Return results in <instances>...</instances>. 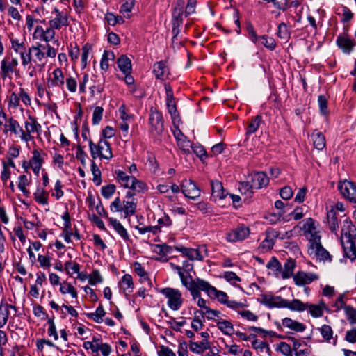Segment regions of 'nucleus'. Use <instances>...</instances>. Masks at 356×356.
<instances>
[{"label":"nucleus","instance_id":"7ed1b4c3","mask_svg":"<svg viewBox=\"0 0 356 356\" xmlns=\"http://www.w3.org/2000/svg\"><path fill=\"white\" fill-rule=\"evenodd\" d=\"M355 242H356V227L347 218L343 221L341 235V243L343 250L345 248L353 247Z\"/></svg>","mask_w":356,"mask_h":356},{"label":"nucleus","instance_id":"864d4df0","mask_svg":"<svg viewBox=\"0 0 356 356\" xmlns=\"http://www.w3.org/2000/svg\"><path fill=\"white\" fill-rule=\"evenodd\" d=\"M259 40H261V42L263 45L271 50L274 49L276 46L275 41L273 38L263 35L259 37Z\"/></svg>","mask_w":356,"mask_h":356},{"label":"nucleus","instance_id":"338daca9","mask_svg":"<svg viewBox=\"0 0 356 356\" xmlns=\"http://www.w3.org/2000/svg\"><path fill=\"white\" fill-rule=\"evenodd\" d=\"M344 254L351 261H354L356 259V242L353 243V247L345 248Z\"/></svg>","mask_w":356,"mask_h":356},{"label":"nucleus","instance_id":"f3484780","mask_svg":"<svg viewBox=\"0 0 356 356\" xmlns=\"http://www.w3.org/2000/svg\"><path fill=\"white\" fill-rule=\"evenodd\" d=\"M56 13V17L49 21V24L51 28L59 29L61 26L68 25V19L66 14L63 12H60L58 8H54Z\"/></svg>","mask_w":356,"mask_h":356},{"label":"nucleus","instance_id":"a211bd4d","mask_svg":"<svg viewBox=\"0 0 356 356\" xmlns=\"http://www.w3.org/2000/svg\"><path fill=\"white\" fill-rule=\"evenodd\" d=\"M41 47H42L43 49H45V47L40 44H38L37 46L31 47V50H32V52L35 53V58L33 61L35 63L37 64V66L40 68V71H41L43 69L46 64V62L44 61L45 54L42 51Z\"/></svg>","mask_w":356,"mask_h":356},{"label":"nucleus","instance_id":"ddd939ff","mask_svg":"<svg viewBox=\"0 0 356 356\" xmlns=\"http://www.w3.org/2000/svg\"><path fill=\"white\" fill-rule=\"evenodd\" d=\"M309 248L312 249V253H314L316 257L321 261H330L332 260V257L330 253L323 247L321 241L313 244L309 245Z\"/></svg>","mask_w":356,"mask_h":356},{"label":"nucleus","instance_id":"8fccbe9b","mask_svg":"<svg viewBox=\"0 0 356 356\" xmlns=\"http://www.w3.org/2000/svg\"><path fill=\"white\" fill-rule=\"evenodd\" d=\"M65 270L68 275L72 276V273H79L80 270V266L76 262H72L71 261H69L65 264Z\"/></svg>","mask_w":356,"mask_h":356},{"label":"nucleus","instance_id":"aec40b11","mask_svg":"<svg viewBox=\"0 0 356 356\" xmlns=\"http://www.w3.org/2000/svg\"><path fill=\"white\" fill-rule=\"evenodd\" d=\"M104 79L102 77L98 78L97 76H93L90 79L89 88L92 95L95 92L101 93L104 90Z\"/></svg>","mask_w":356,"mask_h":356},{"label":"nucleus","instance_id":"9b49d317","mask_svg":"<svg viewBox=\"0 0 356 356\" xmlns=\"http://www.w3.org/2000/svg\"><path fill=\"white\" fill-rule=\"evenodd\" d=\"M337 44L344 52L349 54L355 45V42L346 33L340 34L337 39Z\"/></svg>","mask_w":356,"mask_h":356},{"label":"nucleus","instance_id":"0e129e2a","mask_svg":"<svg viewBox=\"0 0 356 356\" xmlns=\"http://www.w3.org/2000/svg\"><path fill=\"white\" fill-rule=\"evenodd\" d=\"M239 191L241 193L247 194V193H252V189L254 188L251 181H243L240 183L239 185Z\"/></svg>","mask_w":356,"mask_h":356},{"label":"nucleus","instance_id":"c9c22d12","mask_svg":"<svg viewBox=\"0 0 356 356\" xmlns=\"http://www.w3.org/2000/svg\"><path fill=\"white\" fill-rule=\"evenodd\" d=\"M296 267V262L293 259H288L284 265V270L282 272V277L283 279H288L293 275V270Z\"/></svg>","mask_w":356,"mask_h":356},{"label":"nucleus","instance_id":"2eb2a0df","mask_svg":"<svg viewBox=\"0 0 356 356\" xmlns=\"http://www.w3.org/2000/svg\"><path fill=\"white\" fill-rule=\"evenodd\" d=\"M204 289L208 290V296L211 298H218L219 302L223 304L227 302V295L225 292L217 290L214 286H212L209 283H204Z\"/></svg>","mask_w":356,"mask_h":356},{"label":"nucleus","instance_id":"bb28decb","mask_svg":"<svg viewBox=\"0 0 356 356\" xmlns=\"http://www.w3.org/2000/svg\"><path fill=\"white\" fill-rule=\"evenodd\" d=\"M137 202L135 199L131 200H124L122 202V211L124 213V217L127 218L135 214L136 211Z\"/></svg>","mask_w":356,"mask_h":356},{"label":"nucleus","instance_id":"f03ea898","mask_svg":"<svg viewBox=\"0 0 356 356\" xmlns=\"http://www.w3.org/2000/svg\"><path fill=\"white\" fill-rule=\"evenodd\" d=\"M259 302L270 308H289L291 310L298 312L305 311L307 307V305H305L298 299H294L289 302L283 299L281 296H273L268 294H261Z\"/></svg>","mask_w":356,"mask_h":356},{"label":"nucleus","instance_id":"e2e57ef3","mask_svg":"<svg viewBox=\"0 0 356 356\" xmlns=\"http://www.w3.org/2000/svg\"><path fill=\"white\" fill-rule=\"evenodd\" d=\"M277 350L285 356H293L291 346L285 342L280 343Z\"/></svg>","mask_w":356,"mask_h":356},{"label":"nucleus","instance_id":"a19ab883","mask_svg":"<svg viewBox=\"0 0 356 356\" xmlns=\"http://www.w3.org/2000/svg\"><path fill=\"white\" fill-rule=\"evenodd\" d=\"M185 5L184 0H177L172 13V18H177L179 21H183L182 15Z\"/></svg>","mask_w":356,"mask_h":356},{"label":"nucleus","instance_id":"412c9836","mask_svg":"<svg viewBox=\"0 0 356 356\" xmlns=\"http://www.w3.org/2000/svg\"><path fill=\"white\" fill-rule=\"evenodd\" d=\"M97 146L101 158L110 159L113 157L111 147L108 141L101 139Z\"/></svg>","mask_w":356,"mask_h":356},{"label":"nucleus","instance_id":"49530a36","mask_svg":"<svg viewBox=\"0 0 356 356\" xmlns=\"http://www.w3.org/2000/svg\"><path fill=\"white\" fill-rule=\"evenodd\" d=\"M48 194L44 189H38L34 193V198L36 202L42 204H48Z\"/></svg>","mask_w":356,"mask_h":356},{"label":"nucleus","instance_id":"4c0bfd02","mask_svg":"<svg viewBox=\"0 0 356 356\" xmlns=\"http://www.w3.org/2000/svg\"><path fill=\"white\" fill-rule=\"evenodd\" d=\"M327 218L329 229L333 232H337L339 225L336 212L332 209L329 211L327 214Z\"/></svg>","mask_w":356,"mask_h":356},{"label":"nucleus","instance_id":"5fc2aeb1","mask_svg":"<svg viewBox=\"0 0 356 356\" xmlns=\"http://www.w3.org/2000/svg\"><path fill=\"white\" fill-rule=\"evenodd\" d=\"M88 282L91 285H95L103 281L98 270H93L92 273L88 275Z\"/></svg>","mask_w":356,"mask_h":356},{"label":"nucleus","instance_id":"4468645a","mask_svg":"<svg viewBox=\"0 0 356 356\" xmlns=\"http://www.w3.org/2000/svg\"><path fill=\"white\" fill-rule=\"evenodd\" d=\"M65 82V78L62 70L56 68L52 73V77L47 79V87L49 88L58 86L63 87Z\"/></svg>","mask_w":356,"mask_h":356},{"label":"nucleus","instance_id":"423d86ee","mask_svg":"<svg viewBox=\"0 0 356 356\" xmlns=\"http://www.w3.org/2000/svg\"><path fill=\"white\" fill-rule=\"evenodd\" d=\"M165 89L166 92V102L168 113L170 114L172 120L174 124L180 121V117L177 109L172 90L170 84H165Z\"/></svg>","mask_w":356,"mask_h":356},{"label":"nucleus","instance_id":"f704fd0d","mask_svg":"<svg viewBox=\"0 0 356 356\" xmlns=\"http://www.w3.org/2000/svg\"><path fill=\"white\" fill-rule=\"evenodd\" d=\"M117 175V179L118 181L121 184L122 186L124 188H129L130 184H131L133 180H135V177L129 176L126 175L125 172L121 170H118L115 172Z\"/></svg>","mask_w":356,"mask_h":356},{"label":"nucleus","instance_id":"4d7b16f0","mask_svg":"<svg viewBox=\"0 0 356 356\" xmlns=\"http://www.w3.org/2000/svg\"><path fill=\"white\" fill-rule=\"evenodd\" d=\"M268 269L276 271V273H280L282 270V265L275 257H272L270 261L266 265Z\"/></svg>","mask_w":356,"mask_h":356},{"label":"nucleus","instance_id":"39448f33","mask_svg":"<svg viewBox=\"0 0 356 356\" xmlns=\"http://www.w3.org/2000/svg\"><path fill=\"white\" fill-rule=\"evenodd\" d=\"M302 229L304 232V234L309 240L310 245H313L321 241V236L319 232L316 230L314 220L312 218H307Z\"/></svg>","mask_w":356,"mask_h":356},{"label":"nucleus","instance_id":"603ef678","mask_svg":"<svg viewBox=\"0 0 356 356\" xmlns=\"http://www.w3.org/2000/svg\"><path fill=\"white\" fill-rule=\"evenodd\" d=\"M115 186L113 184H108L102 188V195L106 199L110 198L115 191Z\"/></svg>","mask_w":356,"mask_h":356},{"label":"nucleus","instance_id":"79ce46f5","mask_svg":"<svg viewBox=\"0 0 356 356\" xmlns=\"http://www.w3.org/2000/svg\"><path fill=\"white\" fill-rule=\"evenodd\" d=\"M106 312L100 304L97 308L95 313L88 314L87 316L90 319H92L95 322L100 323L102 322V317L105 315Z\"/></svg>","mask_w":356,"mask_h":356},{"label":"nucleus","instance_id":"e433bc0d","mask_svg":"<svg viewBox=\"0 0 356 356\" xmlns=\"http://www.w3.org/2000/svg\"><path fill=\"white\" fill-rule=\"evenodd\" d=\"M262 122V117L259 115L252 118L246 130V134L250 135L256 132Z\"/></svg>","mask_w":356,"mask_h":356},{"label":"nucleus","instance_id":"7c9ffc66","mask_svg":"<svg viewBox=\"0 0 356 356\" xmlns=\"http://www.w3.org/2000/svg\"><path fill=\"white\" fill-rule=\"evenodd\" d=\"M108 221L112 225L114 229L119 234V235L125 241L129 240V236L123 227V225L116 219L108 218Z\"/></svg>","mask_w":356,"mask_h":356},{"label":"nucleus","instance_id":"6e6d98bb","mask_svg":"<svg viewBox=\"0 0 356 356\" xmlns=\"http://www.w3.org/2000/svg\"><path fill=\"white\" fill-rule=\"evenodd\" d=\"M31 47L29 48L28 51L26 49L19 53L22 59V64L24 66L29 65L31 62Z\"/></svg>","mask_w":356,"mask_h":356},{"label":"nucleus","instance_id":"c85d7f7f","mask_svg":"<svg viewBox=\"0 0 356 356\" xmlns=\"http://www.w3.org/2000/svg\"><path fill=\"white\" fill-rule=\"evenodd\" d=\"M304 304L307 305L305 309H309L311 315L315 318H318L323 316V309H327V307L324 302H321L320 305H313L308 303Z\"/></svg>","mask_w":356,"mask_h":356},{"label":"nucleus","instance_id":"20e7f679","mask_svg":"<svg viewBox=\"0 0 356 356\" xmlns=\"http://www.w3.org/2000/svg\"><path fill=\"white\" fill-rule=\"evenodd\" d=\"M161 293L168 299V305L171 309L178 310L181 307L183 300L178 289L167 287L162 289Z\"/></svg>","mask_w":356,"mask_h":356},{"label":"nucleus","instance_id":"bf43d9fd","mask_svg":"<svg viewBox=\"0 0 356 356\" xmlns=\"http://www.w3.org/2000/svg\"><path fill=\"white\" fill-rule=\"evenodd\" d=\"M277 35L280 38L285 40L289 38V33L285 23L282 22L279 24Z\"/></svg>","mask_w":356,"mask_h":356},{"label":"nucleus","instance_id":"f8f14e48","mask_svg":"<svg viewBox=\"0 0 356 356\" xmlns=\"http://www.w3.org/2000/svg\"><path fill=\"white\" fill-rule=\"evenodd\" d=\"M268 177L264 172H256L251 175V183L254 188L259 189L268 184Z\"/></svg>","mask_w":356,"mask_h":356},{"label":"nucleus","instance_id":"3c124183","mask_svg":"<svg viewBox=\"0 0 356 356\" xmlns=\"http://www.w3.org/2000/svg\"><path fill=\"white\" fill-rule=\"evenodd\" d=\"M11 42V48L16 52V53H20L21 51H23L26 49L25 44L24 42V40H17V39H13L10 38Z\"/></svg>","mask_w":356,"mask_h":356},{"label":"nucleus","instance_id":"a878e982","mask_svg":"<svg viewBox=\"0 0 356 356\" xmlns=\"http://www.w3.org/2000/svg\"><path fill=\"white\" fill-rule=\"evenodd\" d=\"M204 283H208L207 282L204 281V280H202L200 278H196L195 279V284L193 286H190V289L188 290L191 291V293L193 298V299H196L197 298H200V291L202 290L203 291H205L208 294V290L204 289V287L202 286V285L204 286Z\"/></svg>","mask_w":356,"mask_h":356},{"label":"nucleus","instance_id":"1a4fd4ad","mask_svg":"<svg viewBox=\"0 0 356 356\" xmlns=\"http://www.w3.org/2000/svg\"><path fill=\"white\" fill-rule=\"evenodd\" d=\"M181 187L184 196L188 198L195 199L200 195V189L192 180H185L183 181Z\"/></svg>","mask_w":356,"mask_h":356},{"label":"nucleus","instance_id":"b1692460","mask_svg":"<svg viewBox=\"0 0 356 356\" xmlns=\"http://www.w3.org/2000/svg\"><path fill=\"white\" fill-rule=\"evenodd\" d=\"M210 348V343L207 339H204L200 343L193 341H190L189 342V348L195 353H202L204 350H208Z\"/></svg>","mask_w":356,"mask_h":356},{"label":"nucleus","instance_id":"680f3d73","mask_svg":"<svg viewBox=\"0 0 356 356\" xmlns=\"http://www.w3.org/2000/svg\"><path fill=\"white\" fill-rule=\"evenodd\" d=\"M197 156H198L202 161H204V157H207V152L204 147L202 145H193L191 149Z\"/></svg>","mask_w":356,"mask_h":356},{"label":"nucleus","instance_id":"f257e3e1","mask_svg":"<svg viewBox=\"0 0 356 356\" xmlns=\"http://www.w3.org/2000/svg\"><path fill=\"white\" fill-rule=\"evenodd\" d=\"M259 302L270 308H289L291 310L298 312L305 311L307 307V305H305L298 299H294L289 302L283 299L281 296H273L268 294H261Z\"/></svg>","mask_w":356,"mask_h":356},{"label":"nucleus","instance_id":"dca6fc26","mask_svg":"<svg viewBox=\"0 0 356 356\" xmlns=\"http://www.w3.org/2000/svg\"><path fill=\"white\" fill-rule=\"evenodd\" d=\"M318 278V277L315 274L306 273L302 271H298L295 275H293L294 282L298 286L310 284Z\"/></svg>","mask_w":356,"mask_h":356},{"label":"nucleus","instance_id":"cd10ccee","mask_svg":"<svg viewBox=\"0 0 356 356\" xmlns=\"http://www.w3.org/2000/svg\"><path fill=\"white\" fill-rule=\"evenodd\" d=\"M312 138L315 148L318 150H322L325 148L326 145L325 138L321 132L314 131L312 134Z\"/></svg>","mask_w":356,"mask_h":356},{"label":"nucleus","instance_id":"13d9d810","mask_svg":"<svg viewBox=\"0 0 356 356\" xmlns=\"http://www.w3.org/2000/svg\"><path fill=\"white\" fill-rule=\"evenodd\" d=\"M320 332L324 339L326 341H330L332 338L333 332L332 327L330 325H323L320 328Z\"/></svg>","mask_w":356,"mask_h":356},{"label":"nucleus","instance_id":"37998d69","mask_svg":"<svg viewBox=\"0 0 356 356\" xmlns=\"http://www.w3.org/2000/svg\"><path fill=\"white\" fill-rule=\"evenodd\" d=\"M129 188L138 193H145L148 190L147 184L142 181L138 180L136 177L135 180H133L130 184Z\"/></svg>","mask_w":356,"mask_h":356},{"label":"nucleus","instance_id":"c756f323","mask_svg":"<svg viewBox=\"0 0 356 356\" xmlns=\"http://www.w3.org/2000/svg\"><path fill=\"white\" fill-rule=\"evenodd\" d=\"M117 65L118 68L124 74H130L131 72V60L125 55H122L118 58L117 60Z\"/></svg>","mask_w":356,"mask_h":356},{"label":"nucleus","instance_id":"72a5a7b5","mask_svg":"<svg viewBox=\"0 0 356 356\" xmlns=\"http://www.w3.org/2000/svg\"><path fill=\"white\" fill-rule=\"evenodd\" d=\"M25 130L23 129L22 135H20V138L25 142L32 140L34 137L31 135L34 133V128L33 121L29 120L24 122Z\"/></svg>","mask_w":356,"mask_h":356},{"label":"nucleus","instance_id":"9d476101","mask_svg":"<svg viewBox=\"0 0 356 356\" xmlns=\"http://www.w3.org/2000/svg\"><path fill=\"white\" fill-rule=\"evenodd\" d=\"M250 234V229L244 225H241L227 234V238L229 242H236L246 238Z\"/></svg>","mask_w":356,"mask_h":356},{"label":"nucleus","instance_id":"2f4dec72","mask_svg":"<svg viewBox=\"0 0 356 356\" xmlns=\"http://www.w3.org/2000/svg\"><path fill=\"white\" fill-rule=\"evenodd\" d=\"M282 325L296 332H303L305 330V326L296 321L292 320L290 318H285L282 320Z\"/></svg>","mask_w":356,"mask_h":356},{"label":"nucleus","instance_id":"393cba45","mask_svg":"<svg viewBox=\"0 0 356 356\" xmlns=\"http://www.w3.org/2000/svg\"><path fill=\"white\" fill-rule=\"evenodd\" d=\"M13 309L16 311L15 306L5 303L0 305V327H3L7 323L9 316V309Z\"/></svg>","mask_w":356,"mask_h":356},{"label":"nucleus","instance_id":"09e8293b","mask_svg":"<svg viewBox=\"0 0 356 356\" xmlns=\"http://www.w3.org/2000/svg\"><path fill=\"white\" fill-rule=\"evenodd\" d=\"M60 291L63 294L70 293L73 298L77 297V292L76 289L69 283L64 282L60 284Z\"/></svg>","mask_w":356,"mask_h":356},{"label":"nucleus","instance_id":"ea45409f","mask_svg":"<svg viewBox=\"0 0 356 356\" xmlns=\"http://www.w3.org/2000/svg\"><path fill=\"white\" fill-rule=\"evenodd\" d=\"M217 327L220 330L225 334L231 335L234 333V330L233 325L230 321L223 320L217 322Z\"/></svg>","mask_w":356,"mask_h":356},{"label":"nucleus","instance_id":"de8ad7c7","mask_svg":"<svg viewBox=\"0 0 356 356\" xmlns=\"http://www.w3.org/2000/svg\"><path fill=\"white\" fill-rule=\"evenodd\" d=\"M91 171L93 175V181L97 185L99 186L101 184L102 179H101V171L98 168L97 165H96L95 161H92L91 163Z\"/></svg>","mask_w":356,"mask_h":356},{"label":"nucleus","instance_id":"c03bdc74","mask_svg":"<svg viewBox=\"0 0 356 356\" xmlns=\"http://www.w3.org/2000/svg\"><path fill=\"white\" fill-rule=\"evenodd\" d=\"M30 181L26 175H20L19 177L18 188L26 196H29L30 192L26 188V186L29 184Z\"/></svg>","mask_w":356,"mask_h":356},{"label":"nucleus","instance_id":"774afa93","mask_svg":"<svg viewBox=\"0 0 356 356\" xmlns=\"http://www.w3.org/2000/svg\"><path fill=\"white\" fill-rule=\"evenodd\" d=\"M346 315L351 319V323H356V310L351 306H347L344 308Z\"/></svg>","mask_w":356,"mask_h":356},{"label":"nucleus","instance_id":"473e14b6","mask_svg":"<svg viewBox=\"0 0 356 356\" xmlns=\"http://www.w3.org/2000/svg\"><path fill=\"white\" fill-rule=\"evenodd\" d=\"M18 61L16 58H13L10 62H7L5 60H3L1 62V72L2 76L6 77L9 73L13 72L15 68L17 66Z\"/></svg>","mask_w":356,"mask_h":356},{"label":"nucleus","instance_id":"69168bd1","mask_svg":"<svg viewBox=\"0 0 356 356\" xmlns=\"http://www.w3.org/2000/svg\"><path fill=\"white\" fill-rule=\"evenodd\" d=\"M103 111V108L100 106H97L95 108L92 115V123L94 124H99V122L102 120Z\"/></svg>","mask_w":356,"mask_h":356},{"label":"nucleus","instance_id":"6ab92c4d","mask_svg":"<svg viewBox=\"0 0 356 356\" xmlns=\"http://www.w3.org/2000/svg\"><path fill=\"white\" fill-rule=\"evenodd\" d=\"M8 131H10L15 135H22L23 129L20 126L19 123L11 117L8 119L7 124L4 125L3 132L7 134Z\"/></svg>","mask_w":356,"mask_h":356},{"label":"nucleus","instance_id":"58836bf2","mask_svg":"<svg viewBox=\"0 0 356 356\" xmlns=\"http://www.w3.org/2000/svg\"><path fill=\"white\" fill-rule=\"evenodd\" d=\"M177 145L185 153L190 154L191 152V147H193V144L190 140H187L184 136L181 135V137H177Z\"/></svg>","mask_w":356,"mask_h":356},{"label":"nucleus","instance_id":"0eeeda50","mask_svg":"<svg viewBox=\"0 0 356 356\" xmlns=\"http://www.w3.org/2000/svg\"><path fill=\"white\" fill-rule=\"evenodd\" d=\"M338 188L342 195L350 202L356 203V184L353 181L345 180L340 181Z\"/></svg>","mask_w":356,"mask_h":356},{"label":"nucleus","instance_id":"4be33fe9","mask_svg":"<svg viewBox=\"0 0 356 356\" xmlns=\"http://www.w3.org/2000/svg\"><path fill=\"white\" fill-rule=\"evenodd\" d=\"M211 190H212V197L216 200H222L224 199L227 194L225 193V191L222 186V184L220 181L216 180L211 181Z\"/></svg>","mask_w":356,"mask_h":356},{"label":"nucleus","instance_id":"a18cd8bd","mask_svg":"<svg viewBox=\"0 0 356 356\" xmlns=\"http://www.w3.org/2000/svg\"><path fill=\"white\" fill-rule=\"evenodd\" d=\"M165 65L160 61L154 64L153 72L157 79H163L165 72Z\"/></svg>","mask_w":356,"mask_h":356},{"label":"nucleus","instance_id":"5701e85b","mask_svg":"<svg viewBox=\"0 0 356 356\" xmlns=\"http://www.w3.org/2000/svg\"><path fill=\"white\" fill-rule=\"evenodd\" d=\"M43 159L41 157L40 153L38 150L35 149L33 152V157L29 161V165H31L33 172L38 175L42 167Z\"/></svg>","mask_w":356,"mask_h":356},{"label":"nucleus","instance_id":"6e6552de","mask_svg":"<svg viewBox=\"0 0 356 356\" xmlns=\"http://www.w3.org/2000/svg\"><path fill=\"white\" fill-rule=\"evenodd\" d=\"M149 123L152 126V131L156 135H160L163 131V119L161 112L153 108L150 110Z\"/></svg>","mask_w":356,"mask_h":356},{"label":"nucleus","instance_id":"052dcab7","mask_svg":"<svg viewBox=\"0 0 356 356\" xmlns=\"http://www.w3.org/2000/svg\"><path fill=\"white\" fill-rule=\"evenodd\" d=\"M321 113L323 115L327 113V100L325 95H319L318 98Z\"/></svg>","mask_w":356,"mask_h":356}]
</instances>
